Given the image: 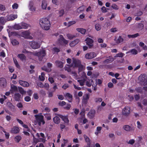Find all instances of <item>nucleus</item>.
Returning a JSON list of instances; mask_svg holds the SVG:
<instances>
[{
	"mask_svg": "<svg viewBox=\"0 0 147 147\" xmlns=\"http://www.w3.org/2000/svg\"><path fill=\"white\" fill-rule=\"evenodd\" d=\"M64 141L63 143H62L61 146V147H64L65 145V144L67 143V140H66L64 139L63 140Z\"/></svg>",
	"mask_w": 147,
	"mask_h": 147,
	"instance_id": "nucleus-64",
	"label": "nucleus"
},
{
	"mask_svg": "<svg viewBox=\"0 0 147 147\" xmlns=\"http://www.w3.org/2000/svg\"><path fill=\"white\" fill-rule=\"evenodd\" d=\"M85 7L84 5H82L80 7L77 9V11L79 13H80L83 11Z\"/></svg>",
	"mask_w": 147,
	"mask_h": 147,
	"instance_id": "nucleus-31",
	"label": "nucleus"
},
{
	"mask_svg": "<svg viewBox=\"0 0 147 147\" xmlns=\"http://www.w3.org/2000/svg\"><path fill=\"white\" fill-rule=\"evenodd\" d=\"M11 88L12 90L14 92H17L18 91V88L16 86L12 84L11 85Z\"/></svg>",
	"mask_w": 147,
	"mask_h": 147,
	"instance_id": "nucleus-36",
	"label": "nucleus"
},
{
	"mask_svg": "<svg viewBox=\"0 0 147 147\" xmlns=\"http://www.w3.org/2000/svg\"><path fill=\"white\" fill-rule=\"evenodd\" d=\"M21 23L15 24L14 25L13 28L16 30H19L22 29Z\"/></svg>",
	"mask_w": 147,
	"mask_h": 147,
	"instance_id": "nucleus-28",
	"label": "nucleus"
},
{
	"mask_svg": "<svg viewBox=\"0 0 147 147\" xmlns=\"http://www.w3.org/2000/svg\"><path fill=\"white\" fill-rule=\"evenodd\" d=\"M59 117V116H56L53 118V121L55 123L58 124L60 123V119Z\"/></svg>",
	"mask_w": 147,
	"mask_h": 147,
	"instance_id": "nucleus-21",
	"label": "nucleus"
},
{
	"mask_svg": "<svg viewBox=\"0 0 147 147\" xmlns=\"http://www.w3.org/2000/svg\"><path fill=\"white\" fill-rule=\"evenodd\" d=\"M46 55L45 50H42L40 52L35 53L34 55L38 56V57L39 60L41 61L43 58Z\"/></svg>",
	"mask_w": 147,
	"mask_h": 147,
	"instance_id": "nucleus-3",
	"label": "nucleus"
},
{
	"mask_svg": "<svg viewBox=\"0 0 147 147\" xmlns=\"http://www.w3.org/2000/svg\"><path fill=\"white\" fill-rule=\"evenodd\" d=\"M146 76V74H141L139 77V80L141 82L144 83L147 78Z\"/></svg>",
	"mask_w": 147,
	"mask_h": 147,
	"instance_id": "nucleus-11",
	"label": "nucleus"
},
{
	"mask_svg": "<svg viewBox=\"0 0 147 147\" xmlns=\"http://www.w3.org/2000/svg\"><path fill=\"white\" fill-rule=\"evenodd\" d=\"M19 82L21 86L24 87H28L29 86V83L25 81L19 80Z\"/></svg>",
	"mask_w": 147,
	"mask_h": 147,
	"instance_id": "nucleus-14",
	"label": "nucleus"
},
{
	"mask_svg": "<svg viewBox=\"0 0 147 147\" xmlns=\"http://www.w3.org/2000/svg\"><path fill=\"white\" fill-rule=\"evenodd\" d=\"M7 18L5 17H0V24L2 25H4L6 22H7Z\"/></svg>",
	"mask_w": 147,
	"mask_h": 147,
	"instance_id": "nucleus-22",
	"label": "nucleus"
},
{
	"mask_svg": "<svg viewBox=\"0 0 147 147\" xmlns=\"http://www.w3.org/2000/svg\"><path fill=\"white\" fill-rule=\"evenodd\" d=\"M96 56V54L95 53L91 52L86 54L85 57L86 59H90L95 57Z\"/></svg>",
	"mask_w": 147,
	"mask_h": 147,
	"instance_id": "nucleus-7",
	"label": "nucleus"
},
{
	"mask_svg": "<svg viewBox=\"0 0 147 147\" xmlns=\"http://www.w3.org/2000/svg\"><path fill=\"white\" fill-rule=\"evenodd\" d=\"M139 36L138 33H136L133 35L128 34L127 35L128 37L130 38H136Z\"/></svg>",
	"mask_w": 147,
	"mask_h": 147,
	"instance_id": "nucleus-40",
	"label": "nucleus"
},
{
	"mask_svg": "<svg viewBox=\"0 0 147 147\" xmlns=\"http://www.w3.org/2000/svg\"><path fill=\"white\" fill-rule=\"evenodd\" d=\"M53 91L48 92L47 93L48 94V97H51L53 96Z\"/></svg>",
	"mask_w": 147,
	"mask_h": 147,
	"instance_id": "nucleus-55",
	"label": "nucleus"
},
{
	"mask_svg": "<svg viewBox=\"0 0 147 147\" xmlns=\"http://www.w3.org/2000/svg\"><path fill=\"white\" fill-rule=\"evenodd\" d=\"M125 55L124 53H117L115 56V57H122Z\"/></svg>",
	"mask_w": 147,
	"mask_h": 147,
	"instance_id": "nucleus-39",
	"label": "nucleus"
},
{
	"mask_svg": "<svg viewBox=\"0 0 147 147\" xmlns=\"http://www.w3.org/2000/svg\"><path fill=\"white\" fill-rule=\"evenodd\" d=\"M60 37L61 40L63 42V43L67 45L68 44V41L67 40L65 39L62 35H60Z\"/></svg>",
	"mask_w": 147,
	"mask_h": 147,
	"instance_id": "nucleus-34",
	"label": "nucleus"
},
{
	"mask_svg": "<svg viewBox=\"0 0 147 147\" xmlns=\"http://www.w3.org/2000/svg\"><path fill=\"white\" fill-rule=\"evenodd\" d=\"M55 63L56 65L59 67L61 68L63 67V62L59 60H57L55 61Z\"/></svg>",
	"mask_w": 147,
	"mask_h": 147,
	"instance_id": "nucleus-23",
	"label": "nucleus"
},
{
	"mask_svg": "<svg viewBox=\"0 0 147 147\" xmlns=\"http://www.w3.org/2000/svg\"><path fill=\"white\" fill-rule=\"evenodd\" d=\"M3 132L5 133V136L6 139H8L9 138V133H7L5 130H3Z\"/></svg>",
	"mask_w": 147,
	"mask_h": 147,
	"instance_id": "nucleus-59",
	"label": "nucleus"
},
{
	"mask_svg": "<svg viewBox=\"0 0 147 147\" xmlns=\"http://www.w3.org/2000/svg\"><path fill=\"white\" fill-rule=\"evenodd\" d=\"M18 16L17 14H11L8 16L6 18L7 21H12L17 18Z\"/></svg>",
	"mask_w": 147,
	"mask_h": 147,
	"instance_id": "nucleus-9",
	"label": "nucleus"
},
{
	"mask_svg": "<svg viewBox=\"0 0 147 147\" xmlns=\"http://www.w3.org/2000/svg\"><path fill=\"white\" fill-rule=\"evenodd\" d=\"M29 44L32 49H36L40 47V44L37 42L33 40L29 42Z\"/></svg>",
	"mask_w": 147,
	"mask_h": 147,
	"instance_id": "nucleus-4",
	"label": "nucleus"
},
{
	"mask_svg": "<svg viewBox=\"0 0 147 147\" xmlns=\"http://www.w3.org/2000/svg\"><path fill=\"white\" fill-rule=\"evenodd\" d=\"M45 117L48 120H50L51 119V115L49 114H47L45 116Z\"/></svg>",
	"mask_w": 147,
	"mask_h": 147,
	"instance_id": "nucleus-56",
	"label": "nucleus"
},
{
	"mask_svg": "<svg viewBox=\"0 0 147 147\" xmlns=\"http://www.w3.org/2000/svg\"><path fill=\"white\" fill-rule=\"evenodd\" d=\"M7 82L6 79L3 78H0V86L4 87L6 85Z\"/></svg>",
	"mask_w": 147,
	"mask_h": 147,
	"instance_id": "nucleus-12",
	"label": "nucleus"
},
{
	"mask_svg": "<svg viewBox=\"0 0 147 147\" xmlns=\"http://www.w3.org/2000/svg\"><path fill=\"white\" fill-rule=\"evenodd\" d=\"M18 56L22 61L26 60V57L23 54H18Z\"/></svg>",
	"mask_w": 147,
	"mask_h": 147,
	"instance_id": "nucleus-25",
	"label": "nucleus"
},
{
	"mask_svg": "<svg viewBox=\"0 0 147 147\" xmlns=\"http://www.w3.org/2000/svg\"><path fill=\"white\" fill-rule=\"evenodd\" d=\"M7 104L9 108L11 110H14L15 109V106L10 102H7Z\"/></svg>",
	"mask_w": 147,
	"mask_h": 147,
	"instance_id": "nucleus-24",
	"label": "nucleus"
},
{
	"mask_svg": "<svg viewBox=\"0 0 147 147\" xmlns=\"http://www.w3.org/2000/svg\"><path fill=\"white\" fill-rule=\"evenodd\" d=\"M85 40L89 48H91L93 47L94 40L92 39L87 37Z\"/></svg>",
	"mask_w": 147,
	"mask_h": 147,
	"instance_id": "nucleus-6",
	"label": "nucleus"
},
{
	"mask_svg": "<svg viewBox=\"0 0 147 147\" xmlns=\"http://www.w3.org/2000/svg\"><path fill=\"white\" fill-rule=\"evenodd\" d=\"M84 138L86 142L87 143V146L89 147H90L91 144V142L89 138L85 134H84Z\"/></svg>",
	"mask_w": 147,
	"mask_h": 147,
	"instance_id": "nucleus-17",
	"label": "nucleus"
},
{
	"mask_svg": "<svg viewBox=\"0 0 147 147\" xmlns=\"http://www.w3.org/2000/svg\"><path fill=\"white\" fill-rule=\"evenodd\" d=\"M30 33L29 30H26L22 32L21 33V36L26 39H30L32 37L30 36Z\"/></svg>",
	"mask_w": 147,
	"mask_h": 147,
	"instance_id": "nucleus-5",
	"label": "nucleus"
},
{
	"mask_svg": "<svg viewBox=\"0 0 147 147\" xmlns=\"http://www.w3.org/2000/svg\"><path fill=\"white\" fill-rule=\"evenodd\" d=\"M85 81L86 80L85 79H83L78 80L77 81L80 83V84L81 86H83L84 84Z\"/></svg>",
	"mask_w": 147,
	"mask_h": 147,
	"instance_id": "nucleus-35",
	"label": "nucleus"
},
{
	"mask_svg": "<svg viewBox=\"0 0 147 147\" xmlns=\"http://www.w3.org/2000/svg\"><path fill=\"white\" fill-rule=\"evenodd\" d=\"M47 3L45 0H43L42 2V8L43 9H46L47 8Z\"/></svg>",
	"mask_w": 147,
	"mask_h": 147,
	"instance_id": "nucleus-33",
	"label": "nucleus"
},
{
	"mask_svg": "<svg viewBox=\"0 0 147 147\" xmlns=\"http://www.w3.org/2000/svg\"><path fill=\"white\" fill-rule=\"evenodd\" d=\"M67 36L69 40H71L76 36L74 34H71L70 33H68L67 34Z\"/></svg>",
	"mask_w": 147,
	"mask_h": 147,
	"instance_id": "nucleus-32",
	"label": "nucleus"
},
{
	"mask_svg": "<svg viewBox=\"0 0 147 147\" xmlns=\"http://www.w3.org/2000/svg\"><path fill=\"white\" fill-rule=\"evenodd\" d=\"M11 43L13 45H16L19 44L18 42L16 39L12 40Z\"/></svg>",
	"mask_w": 147,
	"mask_h": 147,
	"instance_id": "nucleus-41",
	"label": "nucleus"
},
{
	"mask_svg": "<svg viewBox=\"0 0 147 147\" xmlns=\"http://www.w3.org/2000/svg\"><path fill=\"white\" fill-rule=\"evenodd\" d=\"M73 62L75 67H78L82 64L81 61L79 59H74Z\"/></svg>",
	"mask_w": 147,
	"mask_h": 147,
	"instance_id": "nucleus-13",
	"label": "nucleus"
},
{
	"mask_svg": "<svg viewBox=\"0 0 147 147\" xmlns=\"http://www.w3.org/2000/svg\"><path fill=\"white\" fill-rule=\"evenodd\" d=\"M123 40V39L122 37L120 36H119L118 38L117 42V43H119L121 42H122Z\"/></svg>",
	"mask_w": 147,
	"mask_h": 147,
	"instance_id": "nucleus-45",
	"label": "nucleus"
},
{
	"mask_svg": "<svg viewBox=\"0 0 147 147\" xmlns=\"http://www.w3.org/2000/svg\"><path fill=\"white\" fill-rule=\"evenodd\" d=\"M31 100V98L30 96H27L24 98V100L26 102H29Z\"/></svg>",
	"mask_w": 147,
	"mask_h": 147,
	"instance_id": "nucleus-60",
	"label": "nucleus"
},
{
	"mask_svg": "<svg viewBox=\"0 0 147 147\" xmlns=\"http://www.w3.org/2000/svg\"><path fill=\"white\" fill-rule=\"evenodd\" d=\"M131 53L132 55H136L138 54V52L136 49H132L127 52L126 53Z\"/></svg>",
	"mask_w": 147,
	"mask_h": 147,
	"instance_id": "nucleus-29",
	"label": "nucleus"
},
{
	"mask_svg": "<svg viewBox=\"0 0 147 147\" xmlns=\"http://www.w3.org/2000/svg\"><path fill=\"white\" fill-rule=\"evenodd\" d=\"M89 98V95L88 94H86L85 95H84L83 96V99H84L86 100H88Z\"/></svg>",
	"mask_w": 147,
	"mask_h": 147,
	"instance_id": "nucleus-57",
	"label": "nucleus"
},
{
	"mask_svg": "<svg viewBox=\"0 0 147 147\" xmlns=\"http://www.w3.org/2000/svg\"><path fill=\"white\" fill-rule=\"evenodd\" d=\"M8 68L9 69V71L11 73H12L14 70V68L13 67L11 66H9Z\"/></svg>",
	"mask_w": 147,
	"mask_h": 147,
	"instance_id": "nucleus-58",
	"label": "nucleus"
},
{
	"mask_svg": "<svg viewBox=\"0 0 147 147\" xmlns=\"http://www.w3.org/2000/svg\"><path fill=\"white\" fill-rule=\"evenodd\" d=\"M95 111L94 110H90L88 114V117L90 119H92L95 115Z\"/></svg>",
	"mask_w": 147,
	"mask_h": 147,
	"instance_id": "nucleus-16",
	"label": "nucleus"
},
{
	"mask_svg": "<svg viewBox=\"0 0 147 147\" xmlns=\"http://www.w3.org/2000/svg\"><path fill=\"white\" fill-rule=\"evenodd\" d=\"M123 128L125 130L128 131L130 130V126L128 125H125L123 126Z\"/></svg>",
	"mask_w": 147,
	"mask_h": 147,
	"instance_id": "nucleus-42",
	"label": "nucleus"
},
{
	"mask_svg": "<svg viewBox=\"0 0 147 147\" xmlns=\"http://www.w3.org/2000/svg\"><path fill=\"white\" fill-rule=\"evenodd\" d=\"M35 119L38 123V125L40 126L42 123L43 125L45 123V122L44 119V116L42 115V113H39L34 115Z\"/></svg>",
	"mask_w": 147,
	"mask_h": 147,
	"instance_id": "nucleus-2",
	"label": "nucleus"
},
{
	"mask_svg": "<svg viewBox=\"0 0 147 147\" xmlns=\"http://www.w3.org/2000/svg\"><path fill=\"white\" fill-rule=\"evenodd\" d=\"M101 9L102 12L105 13L107 11V10L108 9L107 8H106L105 7L103 6L102 7Z\"/></svg>",
	"mask_w": 147,
	"mask_h": 147,
	"instance_id": "nucleus-53",
	"label": "nucleus"
},
{
	"mask_svg": "<svg viewBox=\"0 0 147 147\" xmlns=\"http://www.w3.org/2000/svg\"><path fill=\"white\" fill-rule=\"evenodd\" d=\"M64 96L65 97L71 100H68L69 102H71V100L73 98L71 94L69 93H67L65 95H64Z\"/></svg>",
	"mask_w": 147,
	"mask_h": 147,
	"instance_id": "nucleus-27",
	"label": "nucleus"
},
{
	"mask_svg": "<svg viewBox=\"0 0 147 147\" xmlns=\"http://www.w3.org/2000/svg\"><path fill=\"white\" fill-rule=\"evenodd\" d=\"M20 130L18 127H17L15 126L13 127L11 130V133L14 134H16L19 132Z\"/></svg>",
	"mask_w": 147,
	"mask_h": 147,
	"instance_id": "nucleus-20",
	"label": "nucleus"
},
{
	"mask_svg": "<svg viewBox=\"0 0 147 147\" xmlns=\"http://www.w3.org/2000/svg\"><path fill=\"white\" fill-rule=\"evenodd\" d=\"M144 27V24L141 23H138V27L139 28L142 29Z\"/></svg>",
	"mask_w": 147,
	"mask_h": 147,
	"instance_id": "nucleus-48",
	"label": "nucleus"
},
{
	"mask_svg": "<svg viewBox=\"0 0 147 147\" xmlns=\"http://www.w3.org/2000/svg\"><path fill=\"white\" fill-rule=\"evenodd\" d=\"M78 73H79L80 72L82 71L83 70V66L82 64L81 65L79 66L78 67Z\"/></svg>",
	"mask_w": 147,
	"mask_h": 147,
	"instance_id": "nucleus-46",
	"label": "nucleus"
},
{
	"mask_svg": "<svg viewBox=\"0 0 147 147\" xmlns=\"http://www.w3.org/2000/svg\"><path fill=\"white\" fill-rule=\"evenodd\" d=\"M66 104V103L64 101H62L61 102H60L59 103V105L61 106H63L65 105Z\"/></svg>",
	"mask_w": 147,
	"mask_h": 147,
	"instance_id": "nucleus-61",
	"label": "nucleus"
},
{
	"mask_svg": "<svg viewBox=\"0 0 147 147\" xmlns=\"http://www.w3.org/2000/svg\"><path fill=\"white\" fill-rule=\"evenodd\" d=\"M136 91L139 93H141L142 92V89L140 87H139L136 89Z\"/></svg>",
	"mask_w": 147,
	"mask_h": 147,
	"instance_id": "nucleus-63",
	"label": "nucleus"
},
{
	"mask_svg": "<svg viewBox=\"0 0 147 147\" xmlns=\"http://www.w3.org/2000/svg\"><path fill=\"white\" fill-rule=\"evenodd\" d=\"M79 39H76L74 40L71 42L69 44L70 46L71 47H74L77 45L80 42Z\"/></svg>",
	"mask_w": 147,
	"mask_h": 147,
	"instance_id": "nucleus-15",
	"label": "nucleus"
},
{
	"mask_svg": "<svg viewBox=\"0 0 147 147\" xmlns=\"http://www.w3.org/2000/svg\"><path fill=\"white\" fill-rule=\"evenodd\" d=\"M18 7V5L17 3H14L12 5V8L13 9H17Z\"/></svg>",
	"mask_w": 147,
	"mask_h": 147,
	"instance_id": "nucleus-50",
	"label": "nucleus"
},
{
	"mask_svg": "<svg viewBox=\"0 0 147 147\" xmlns=\"http://www.w3.org/2000/svg\"><path fill=\"white\" fill-rule=\"evenodd\" d=\"M42 69L47 72H49L51 71V68L48 69L45 66H44L42 68Z\"/></svg>",
	"mask_w": 147,
	"mask_h": 147,
	"instance_id": "nucleus-47",
	"label": "nucleus"
},
{
	"mask_svg": "<svg viewBox=\"0 0 147 147\" xmlns=\"http://www.w3.org/2000/svg\"><path fill=\"white\" fill-rule=\"evenodd\" d=\"M15 99L16 101H19L21 97V95L19 93H16L14 94Z\"/></svg>",
	"mask_w": 147,
	"mask_h": 147,
	"instance_id": "nucleus-26",
	"label": "nucleus"
},
{
	"mask_svg": "<svg viewBox=\"0 0 147 147\" xmlns=\"http://www.w3.org/2000/svg\"><path fill=\"white\" fill-rule=\"evenodd\" d=\"M53 50L55 53H58L60 51V49H58L56 47L53 48Z\"/></svg>",
	"mask_w": 147,
	"mask_h": 147,
	"instance_id": "nucleus-54",
	"label": "nucleus"
},
{
	"mask_svg": "<svg viewBox=\"0 0 147 147\" xmlns=\"http://www.w3.org/2000/svg\"><path fill=\"white\" fill-rule=\"evenodd\" d=\"M130 108L129 107H125L122 113L123 115L125 116L128 115L130 113Z\"/></svg>",
	"mask_w": 147,
	"mask_h": 147,
	"instance_id": "nucleus-8",
	"label": "nucleus"
},
{
	"mask_svg": "<svg viewBox=\"0 0 147 147\" xmlns=\"http://www.w3.org/2000/svg\"><path fill=\"white\" fill-rule=\"evenodd\" d=\"M65 11L64 9H61L59 12V16L61 17L64 14Z\"/></svg>",
	"mask_w": 147,
	"mask_h": 147,
	"instance_id": "nucleus-49",
	"label": "nucleus"
},
{
	"mask_svg": "<svg viewBox=\"0 0 147 147\" xmlns=\"http://www.w3.org/2000/svg\"><path fill=\"white\" fill-rule=\"evenodd\" d=\"M95 28L97 31L100 30L101 29L100 25L99 24H96L95 25Z\"/></svg>",
	"mask_w": 147,
	"mask_h": 147,
	"instance_id": "nucleus-43",
	"label": "nucleus"
},
{
	"mask_svg": "<svg viewBox=\"0 0 147 147\" xmlns=\"http://www.w3.org/2000/svg\"><path fill=\"white\" fill-rule=\"evenodd\" d=\"M58 116L62 119L65 123L67 125L68 124L69 121L68 119L67 116H63L61 115H59Z\"/></svg>",
	"mask_w": 147,
	"mask_h": 147,
	"instance_id": "nucleus-10",
	"label": "nucleus"
},
{
	"mask_svg": "<svg viewBox=\"0 0 147 147\" xmlns=\"http://www.w3.org/2000/svg\"><path fill=\"white\" fill-rule=\"evenodd\" d=\"M114 60L113 58L112 57H109L108 59H106L103 61V63L105 64L111 63Z\"/></svg>",
	"mask_w": 147,
	"mask_h": 147,
	"instance_id": "nucleus-18",
	"label": "nucleus"
},
{
	"mask_svg": "<svg viewBox=\"0 0 147 147\" xmlns=\"http://www.w3.org/2000/svg\"><path fill=\"white\" fill-rule=\"evenodd\" d=\"M22 137L20 136H18L15 137L14 138V140L17 143L19 142L21 140Z\"/></svg>",
	"mask_w": 147,
	"mask_h": 147,
	"instance_id": "nucleus-37",
	"label": "nucleus"
},
{
	"mask_svg": "<svg viewBox=\"0 0 147 147\" xmlns=\"http://www.w3.org/2000/svg\"><path fill=\"white\" fill-rule=\"evenodd\" d=\"M76 23V22L75 21H71L68 23V26L69 27L73 24H74Z\"/></svg>",
	"mask_w": 147,
	"mask_h": 147,
	"instance_id": "nucleus-52",
	"label": "nucleus"
},
{
	"mask_svg": "<svg viewBox=\"0 0 147 147\" xmlns=\"http://www.w3.org/2000/svg\"><path fill=\"white\" fill-rule=\"evenodd\" d=\"M39 24L43 30H47L50 28L51 24L47 18H40L39 20Z\"/></svg>",
	"mask_w": 147,
	"mask_h": 147,
	"instance_id": "nucleus-1",
	"label": "nucleus"
},
{
	"mask_svg": "<svg viewBox=\"0 0 147 147\" xmlns=\"http://www.w3.org/2000/svg\"><path fill=\"white\" fill-rule=\"evenodd\" d=\"M71 106L70 104H67V106L64 107V109L67 110H69L71 107Z\"/></svg>",
	"mask_w": 147,
	"mask_h": 147,
	"instance_id": "nucleus-62",
	"label": "nucleus"
},
{
	"mask_svg": "<svg viewBox=\"0 0 147 147\" xmlns=\"http://www.w3.org/2000/svg\"><path fill=\"white\" fill-rule=\"evenodd\" d=\"M5 9V5L0 4V11H4Z\"/></svg>",
	"mask_w": 147,
	"mask_h": 147,
	"instance_id": "nucleus-51",
	"label": "nucleus"
},
{
	"mask_svg": "<svg viewBox=\"0 0 147 147\" xmlns=\"http://www.w3.org/2000/svg\"><path fill=\"white\" fill-rule=\"evenodd\" d=\"M22 29H27L29 27H30L29 24H27L26 23L22 22L21 23Z\"/></svg>",
	"mask_w": 147,
	"mask_h": 147,
	"instance_id": "nucleus-19",
	"label": "nucleus"
},
{
	"mask_svg": "<svg viewBox=\"0 0 147 147\" xmlns=\"http://www.w3.org/2000/svg\"><path fill=\"white\" fill-rule=\"evenodd\" d=\"M18 90L20 93L22 94H24L26 93V91L21 87H18Z\"/></svg>",
	"mask_w": 147,
	"mask_h": 147,
	"instance_id": "nucleus-38",
	"label": "nucleus"
},
{
	"mask_svg": "<svg viewBox=\"0 0 147 147\" xmlns=\"http://www.w3.org/2000/svg\"><path fill=\"white\" fill-rule=\"evenodd\" d=\"M13 60L14 62L16 67H17L18 68H20V66L19 65L17 60L16 59L13 58Z\"/></svg>",
	"mask_w": 147,
	"mask_h": 147,
	"instance_id": "nucleus-44",
	"label": "nucleus"
},
{
	"mask_svg": "<svg viewBox=\"0 0 147 147\" xmlns=\"http://www.w3.org/2000/svg\"><path fill=\"white\" fill-rule=\"evenodd\" d=\"M76 30L78 32L81 33L83 34H84L86 32V30L83 28H77Z\"/></svg>",
	"mask_w": 147,
	"mask_h": 147,
	"instance_id": "nucleus-30",
	"label": "nucleus"
}]
</instances>
